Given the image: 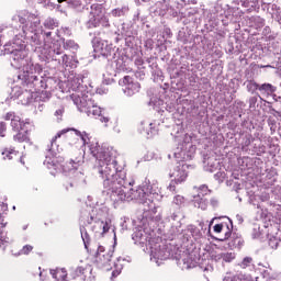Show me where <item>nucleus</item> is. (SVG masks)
<instances>
[{"label":"nucleus","instance_id":"obj_1","mask_svg":"<svg viewBox=\"0 0 281 281\" xmlns=\"http://www.w3.org/2000/svg\"><path fill=\"white\" fill-rule=\"evenodd\" d=\"M12 26L5 27L0 26V34H8L14 36L12 43L4 44V54L10 55L11 67L14 69H22L16 78L21 85L33 89L36 93H40V100L47 102L52 98V92L45 90L49 87L52 79L45 77L43 72V66L30 61L27 57V49H25V38L30 41L33 52L38 56L40 60L49 63L55 60L63 67L69 69H76L78 67V60L74 56H68L63 53V48L57 45H53V48L43 44L44 41L52 38V31L43 30L41 26V18L34 13L23 12L12 18Z\"/></svg>","mask_w":281,"mask_h":281},{"label":"nucleus","instance_id":"obj_2","mask_svg":"<svg viewBox=\"0 0 281 281\" xmlns=\"http://www.w3.org/2000/svg\"><path fill=\"white\" fill-rule=\"evenodd\" d=\"M89 148L92 157L97 159V170L113 206L117 209L123 203L137 201V203L144 204V216L153 218L157 214L155 201L161 199L159 186L155 182L150 183V180H145L142 186L131 188L135 186V180L126 177V170L123 165L117 164L112 147L92 144Z\"/></svg>","mask_w":281,"mask_h":281},{"label":"nucleus","instance_id":"obj_3","mask_svg":"<svg viewBox=\"0 0 281 281\" xmlns=\"http://www.w3.org/2000/svg\"><path fill=\"white\" fill-rule=\"evenodd\" d=\"M69 133V134H67ZM63 135H67L69 139L71 137H77V139L70 142L71 145L78 144V142L81 140L83 146H87L89 148V153H91V149L89 146L92 144L98 143H90L89 144V134L87 132H80L78 130H61L59 131L55 137L50 142V146L47 148L46 158L44 160V166L50 170V175L53 177H56L58 173H63L66 177H70V175L74 176L72 180L66 184V190H69V188H78L87 184V179L85 178V173L82 171H78V168L85 164V158L82 156L77 157L76 159H71L69 162H65L63 165V157H60V148H58V145H56V139L63 137Z\"/></svg>","mask_w":281,"mask_h":281},{"label":"nucleus","instance_id":"obj_4","mask_svg":"<svg viewBox=\"0 0 281 281\" xmlns=\"http://www.w3.org/2000/svg\"><path fill=\"white\" fill-rule=\"evenodd\" d=\"M85 76L82 75H71L68 79V87L71 91H76L70 95L74 104H76L80 113H86L88 117H99L100 122L108 124L109 116L102 115V108L95 104V101L91 98V94L82 93V82Z\"/></svg>","mask_w":281,"mask_h":281},{"label":"nucleus","instance_id":"obj_5","mask_svg":"<svg viewBox=\"0 0 281 281\" xmlns=\"http://www.w3.org/2000/svg\"><path fill=\"white\" fill-rule=\"evenodd\" d=\"M105 218L106 212L100 207L87 206L86 210L81 211L79 218L80 234L86 249H88L91 243V236L87 232V225H92V232H94L97 238H100L111 229V222L105 221Z\"/></svg>","mask_w":281,"mask_h":281},{"label":"nucleus","instance_id":"obj_6","mask_svg":"<svg viewBox=\"0 0 281 281\" xmlns=\"http://www.w3.org/2000/svg\"><path fill=\"white\" fill-rule=\"evenodd\" d=\"M104 7L100 3H93L90 5V18L86 23V27L91 30L93 27H109L111 24L109 22V16L105 15Z\"/></svg>","mask_w":281,"mask_h":281},{"label":"nucleus","instance_id":"obj_7","mask_svg":"<svg viewBox=\"0 0 281 281\" xmlns=\"http://www.w3.org/2000/svg\"><path fill=\"white\" fill-rule=\"evenodd\" d=\"M194 153H196V146L192 145V136L186 134L183 144L177 147L173 157L180 159V161H190L191 159H194Z\"/></svg>","mask_w":281,"mask_h":281},{"label":"nucleus","instance_id":"obj_8","mask_svg":"<svg viewBox=\"0 0 281 281\" xmlns=\"http://www.w3.org/2000/svg\"><path fill=\"white\" fill-rule=\"evenodd\" d=\"M181 221H183V213H181V209L172 206L166 216V222L169 223L171 227V236H179V234H182Z\"/></svg>","mask_w":281,"mask_h":281},{"label":"nucleus","instance_id":"obj_9","mask_svg":"<svg viewBox=\"0 0 281 281\" xmlns=\"http://www.w3.org/2000/svg\"><path fill=\"white\" fill-rule=\"evenodd\" d=\"M113 258V249L104 248V246H99L94 256V265L98 269H104L105 271H111V259Z\"/></svg>","mask_w":281,"mask_h":281},{"label":"nucleus","instance_id":"obj_10","mask_svg":"<svg viewBox=\"0 0 281 281\" xmlns=\"http://www.w3.org/2000/svg\"><path fill=\"white\" fill-rule=\"evenodd\" d=\"M178 161L182 162H179V165L176 166V168L169 172V177L172 180L168 188L171 192H175V183H183V181L188 179V165L183 164V161L186 160L178 159Z\"/></svg>","mask_w":281,"mask_h":281},{"label":"nucleus","instance_id":"obj_11","mask_svg":"<svg viewBox=\"0 0 281 281\" xmlns=\"http://www.w3.org/2000/svg\"><path fill=\"white\" fill-rule=\"evenodd\" d=\"M172 254L167 245L156 243L150 246V260L159 267L164 260H168Z\"/></svg>","mask_w":281,"mask_h":281},{"label":"nucleus","instance_id":"obj_12","mask_svg":"<svg viewBox=\"0 0 281 281\" xmlns=\"http://www.w3.org/2000/svg\"><path fill=\"white\" fill-rule=\"evenodd\" d=\"M111 60H114L117 74H122V71L123 74L133 71V68H131V63H133V60H131L124 53L120 52V48L116 49V53H113Z\"/></svg>","mask_w":281,"mask_h":281},{"label":"nucleus","instance_id":"obj_13","mask_svg":"<svg viewBox=\"0 0 281 281\" xmlns=\"http://www.w3.org/2000/svg\"><path fill=\"white\" fill-rule=\"evenodd\" d=\"M119 85L123 88V93L127 98H133L135 93H139V89H142V86L137 81H133V78L131 76H124L121 80H119Z\"/></svg>","mask_w":281,"mask_h":281},{"label":"nucleus","instance_id":"obj_14","mask_svg":"<svg viewBox=\"0 0 281 281\" xmlns=\"http://www.w3.org/2000/svg\"><path fill=\"white\" fill-rule=\"evenodd\" d=\"M207 194H212V190L207 188V186L202 184L198 189V194L193 195V205L194 207H199L200 210H207Z\"/></svg>","mask_w":281,"mask_h":281},{"label":"nucleus","instance_id":"obj_15","mask_svg":"<svg viewBox=\"0 0 281 281\" xmlns=\"http://www.w3.org/2000/svg\"><path fill=\"white\" fill-rule=\"evenodd\" d=\"M93 49L95 54H99V56H103L104 58H109V60L113 58V54H117V50L113 48V44L104 40L97 42L93 45Z\"/></svg>","mask_w":281,"mask_h":281},{"label":"nucleus","instance_id":"obj_16","mask_svg":"<svg viewBox=\"0 0 281 281\" xmlns=\"http://www.w3.org/2000/svg\"><path fill=\"white\" fill-rule=\"evenodd\" d=\"M240 2L238 0L236 1H233V4L229 5L225 2H223L222 0H217L214 5H213V9H212V12H214L215 15L217 16H227V14H229V10H236L238 9V4Z\"/></svg>","mask_w":281,"mask_h":281},{"label":"nucleus","instance_id":"obj_17","mask_svg":"<svg viewBox=\"0 0 281 281\" xmlns=\"http://www.w3.org/2000/svg\"><path fill=\"white\" fill-rule=\"evenodd\" d=\"M132 239L134 240L135 245H146L147 240H150V235L146 232L144 226H138L135 228Z\"/></svg>","mask_w":281,"mask_h":281},{"label":"nucleus","instance_id":"obj_18","mask_svg":"<svg viewBox=\"0 0 281 281\" xmlns=\"http://www.w3.org/2000/svg\"><path fill=\"white\" fill-rule=\"evenodd\" d=\"M203 166L206 172H216L221 168V161L216 156H204Z\"/></svg>","mask_w":281,"mask_h":281},{"label":"nucleus","instance_id":"obj_19","mask_svg":"<svg viewBox=\"0 0 281 281\" xmlns=\"http://www.w3.org/2000/svg\"><path fill=\"white\" fill-rule=\"evenodd\" d=\"M30 126H32V124H30L29 121L23 122L19 116H14L13 119H11V127L12 131H14L15 133H19L21 131H23L24 133H30Z\"/></svg>","mask_w":281,"mask_h":281},{"label":"nucleus","instance_id":"obj_20","mask_svg":"<svg viewBox=\"0 0 281 281\" xmlns=\"http://www.w3.org/2000/svg\"><path fill=\"white\" fill-rule=\"evenodd\" d=\"M226 227L227 232L225 233V238H229L232 236V231L234 229V223L229 217H227V222L222 223V224H216L213 229L216 234H221L223 229Z\"/></svg>","mask_w":281,"mask_h":281},{"label":"nucleus","instance_id":"obj_21","mask_svg":"<svg viewBox=\"0 0 281 281\" xmlns=\"http://www.w3.org/2000/svg\"><path fill=\"white\" fill-rule=\"evenodd\" d=\"M156 7V12L159 14V16H166L167 12H169V14H175L172 12V7H170V2H168V0H161L157 2Z\"/></svg>","mask_w":281,"mask_h":281},{"label":"nucleus","instance_id":"obj_22","mask_svg":"<svg viewBox=\"0 0 281 281\" xmlns=\"http://www.w3.org/2000/svg\"><path fill=\"white\" fill-rule=\"evenodd\" d=\"M243 245H245V239H243V237L233 234V236L231 237V240L228 243V247L231 249H240L243 247Z\"/></svg>","mask_w":281,"mask_h":281},{"label":"nucleus","instance_id":"obj_23","mask_svg":"<svg viewBox=\"0 0 281 281\" xmlns=\"http://www.w3.org/2000/svg\"><path fill=\"white\" fill-rule=\"evenodd\" d=\"M142 131L146 133L147 137H153L157 130H155V123H150L149 121L140 122Z\"/></svg>","mask_w":281,"mask_h":281},{"label":"nucleus","instance_id":"obj_24","mask_svg":"<svg viewBox=\"0 0 281 281\" xmlns=\"http://www.w3.org/2000/svg\"><path fill=\"white\" fill-rule=\"evenodd\" d=\"M91 271H93V269H91V266H87L86 268L77 267L75 270H72L70 276L72 280H76L80 276H85V278H87V274L91 273Z\"/></svg>","mask_w":281,"mask_h":281},{"label":"nucleus","instance_id":"obj_25","mask_svg":"<svg viewBox=\"0 0 281 281\" xmlns=\"http://www.w3.org/2000/svg\"><path fill=\"white\" fill-rule=\"evenodd\" d=\"M202 14H203L204 22L209 23V25H214V21H216V18L218 16L212 10H207V9H203Z\"/></svg>","mask_w":281,"mask_h":281},{"label":"nucleus","instance_id":"obj_26","mask_svg":"<svg viewBox=\"0 0 281 281\" xmlns=\"http://www.w3.org/2000/svg\"><path fill=\"white\" fill-rule=\"evenodd\" d=\"M109 14L115 19H122V16H126L128 14V7H119L113 9Z\"/></svg>","mask_w":281,"mask_h":281},{"label":"nucleus","instance_id":"obj_27","mask_svg":"<svg viewBox=\"0 0 281 281\" xmlns=\"http://www.w3.org/2000/svg\"><path fill=\"white\" fill-rule=\"evenodd\" d=\"M13 140L19 142V144H23V142L30 144V132H18L16 135L13 136Z\"/></svg>","mask_w":281,"mask_h":281},{"label":"nucleus","instance_id":"obj_28","mask_svg":"<svg viewBox=\"0 0 281 281\" xmlns=\"http://www.w3.org/2000/svg\"><path fill=\"white\" fill-rule=\"evenodd\" d=\"M268 12L269 14H271L274 21H280L281 10H280V7H278V4H268Z\"/></svg>","mask_w":281,"mask_h":281},{"label":"nucleus","instance_id":"obj_29","mask_svg":"<svg viewBox=\"0 0 281 281\" xmlns=\"http://www.w3.org/2000/svg\"><path fill=\"white\" fill-rule=\"evenodd\" d=\"M272 52L276 56H281V36L274 35V40H271Z\"/></svg>","mask_w":281,"mask_h":281},{"label":"nucleus","instance_id":"obj_30","mask_svg":"<svg viewBox=\"0 0 281 281\" xmlns=\"http://www.w3.org/2000/svg\"><path fill=\"white\" fill-rule=\"evenodd\" d=\"M278 88L271 83H262L259 85L260 93H266L267 95H271V93H276Z\"/></svg>","mask_w":281,"mask_h":281},{"label":"nucleus","instance_id":"obj_31","mask_svg":"<svg viewBox=\"0 0 281 281\" xmlns=\"http://www.w3.org/2000/svg\"><path fill=\"white\" fill-rule=\"evenodd\" d=\"M239 3H241L243 8H247L249 12L258 8V0H239Z\"/></svg>","mask_w":281,"mask_h":281},{"label":"nucleus","instance_id":"obj_32","mask_svg":"<svg viewBox=\"0 0 281 281\" xmlns=\"http://www.w3.org/2000/svg\"><path fill=\"white\" fill-rule=\"evenodd\" d=\"M86 3H91V0H83ZM66 2L69 8H80L82 5V0H58V3Z\"/></svg>","mask_w":281,"mask_h":281},{"label":"nucleus","instance_id":"obj_33","mask_svg":"<svg viewBox=\"0 0 281 281\" xmlns=\"http://www.w3.org/2000/svg\"><path fill=\"white\" fill-rule=\"evenodd\" d=\"M78 43L74 40H64V49H69L70 52H78Z\"/></svg>","mask_w":281,"mask_h":281},{"label":"nucleus","instance_id":"obj_34","mask_svg":"<svg viewBox=\"0 0 281 281\" xmlns=\"http://www.w3.org/2000/svg\"><path fill=\"white\" fill-rule=\"evenodd\" d=\"M34 249V246L32 245H25L20 249L18 252L13 254V256L19 257V256H30Z\"/></svg>","mask_w":281,"mask_h":281},{"label":"nucleus","instance_id":"obj_35","mask_svg":"<svg viewBox=\"0 0 281 281\" xmlns=\"http://www.w3.org/2000/svg\"><path fill=\"white\" fill-rule=\"evenodd\" d=\"M45 30H54L55 27H58V21H56L53 18H47L43 23Z\"/></svg>","mask_w":281,"mask_h":281},{"label":"nucleus","instance_id":"obj_36","mask_svg":"<svg viewBox=\"0 0 281 281\" xmlns=\"http://www.w3.org/2000/svg\"><path fill=\"white\" fill-rule=\"evenodd\" d=\"M116 260L117 262H114L115 271L112 272L113 278L120 276V272L122 271V267H124V265L120 262H124V260L126 259L119 257Z\"/></svg>","mask_w":281,"mask_h":281},{"label":"nucleus","instance_id":"obj_37","mask_svg":"<svg viewBox=\"0 0 281 281\" xmlns=\"http://www.w3.org/2000/svg\"><path fill=\"white\" fill-rule=\"evenodd\" d=\"M246 87L249 93H256V91H260V85L256 83L254 80L248 81Z\"/></svg>","mask_w":281,"mask_h":281},{"label":"nucleus","instance_id":"obj_38","mask_svg":"<svg viewBox=\"0 0 281 281\" xmlns=\"http://www.w3.org/2000/svg\"><path fill=\"white\" fill-rule=\"evenodd\" d=\"M183 203H186V198H183V195H176L173 198L172 207H178L179 210H181V206L183 205Z\"/></svg>","mask_w":281,"mask_h":281},{"label":"nucleus","instance_id":"obj_39","mask_svg":"<svg viewBox=\"0 0 281 281\" xmlns=\"http://www.w3.org/2000/svg\"><path fill=\"white\" fill-rule=\"evenodd\" d=\"M262 33H263V36H266V38H268V41H274L276 36H278V34L271 33V27H269V26H266L263 29Z\"/></svg>","mask_w":281,"mask_h":281},{"label":"nucleus","instance_id":"obj_40","mask_svg":"<svg viewBox=\"0 0 281 281\" xmlns=\"http://www.w3.org/2000/svg\"><path fill=\"white\" fill-rule=\"evenodd\" d=\"M183 263L187 266V269H194L196 267V261L192 260V257L183 259Z\"/></svg>","mask_w":281,"mask_h":281},{"label":"nucleus","instance_id":"obj_41","mask_svg":"<svg viewBox=\"0 0 281 281\" xmlns=\"http://www.w3.org/2000/svg\"><path fill=\"white\" fill-rule=\"evenodd\" d=\"M251 262H254V259L251 257H245L239 263V267H241V269H247V267L251 266Z\"/></svg>","mask_w":281,"mask_h":281},{"label":"nucleus","instance_id":"obj_42","mask_svg":"<svg viewBox=\"0 0 281 281\" xmlns=\"http://www.w3.org/2000/svg\"><path fill=\"white\" fill-rule=\"evenodd\" d=\"M236 258L234 252H223V262H232Z\"/></svg>","mask_w":281,"mask_h":281},{"label":"nucleus","instance_id":"obj_43","mask_svg":"<svg viewBox=\"0 0 281 281\" xmlns=\"http://www.w3.org/2000/svg\"><path fill=\"white\" fill-rule=\"evenodd\" d=\"M13 155H16V150L14 149H11V150H8V149H4L2 151V156H3V159H12Z\"/></svg>","mask_w":281,"mask_h":281},{"label":"nucleus","instance_id":"obj_44","mask_svg":"<svg viewBox=\"0 0 281 281\" xmlns=\"http://www.w3.org/2000/svg\"><path fill=\"white\" fill-rule=\"evenodd\" d=\"M225 177H227V173L225 171H218L214 175V179L220 183H223V181H225Z\"/></svg>","mask_w":281,"mask_h":281},{"label":"nucleus","instance_id":"obj_45","mask_svg":"<svg viewBox=\"0 0 281 281\" xmlns=\"http://www.w3.org/2000/svg\"><path fill=\"white\" fill-rule=\"evenodd\" d=\"M23 93V90L21 89V87H13L12 88V98H14V100H16V98L21 97Z\"/></svg>","mask_w":281,"mask_h":281},{"label":"nucleus","instance_id":"obj_46","mask_svg":"<svg viewBox=\"0 0 281 281\" xmlns=\"http://www.w3.org/2000/svg\"><path fill=\"white\" fill-rule=\"evenodd\" d=\"M252 23H256L257 27H262L265 25V19L256 15L251 18Z\"/></svg>","mask_w":281,"mask_h":281},{"label":"nucleus","instance_id":"obj_47","mask_svg":"<svg viewBox=\"0 0 281 281\" xmlns=\"http://www.w3.org/2000/svg\"><path fill=\"white\" fill-rule=\"evenodd\" d=\"M65 113V108H59L55 111L54 115L56 116L57 122L63 120V114Z\"/></svg>","mask_w":281,"mask_h":281},{"label":"nucleus","instance_id":"obj_48","mask_svg":"<svg viewBox=\"0 0 281 281\" xmlns=\"http://www.w3.org/2000/svg\"><path fill=\"white\" fill-rule=\"evenodd\" d=\"M262 232H260V226L255 225L252 229V238H261Z\"/></svg>","mask_w":281,"mask_h":281},{"label":"nucleus","instance_id":"obj_49","mask_svg":"<svg viewBox=\"0 0 281 281\" xmlns=\"http://www.w3.org/2000/svg\"><path fill=\"white\" fill-rule=\"evenodd\" d=\"M278 235L277 237L270 238L269 239V247H271V249H278Z\"/></svg>","mask_w":281,"mask_h":281},{"label":"nucleus","instance_id":"obj_50","mask_svg":"<svg viewBox=\"0 0 281 281\" xmlns=\"http://www.w3.org/2000/svg\"><path fill=\"white\" fill-rule=\"evenodd\" d=\"M188 229L190 231L192 236H200V234H201V231H199V228H196V226H194V225H190L188 227Z\"/></svg>","mask_w":281,"mask_h":281},{"label":"nucleus","instance_id":"obj_51","mask_svg":"<svg viewBox=\"0 0 281 281\" xmlns=\"http://www.w3.org/2000/svg\"><path fill=\"white\" fill-rule=\"evenodd\" d=\"M212 260H214L215 262H223V252L213 254L212 255Z\"/></svg>","mask_w":281,"mask_h":281},{"label":"nucleus","instance_id":"obj_52","mask_svg":"<svg viewBox=\"0 0 281 281\" xmlns=\"http://www.w3.org/2000/svg\"><path fill=\"white\" fill-rule=\"evenodd\" d=\"M5 131H7L5 123L0 122V137H5V134H3L5 133Z\"/></svg>","mask_w":281,"mask_h":281},{"label":"nucleus","instance_id":"obj_53","mask_svg":"<svg viewBox=\"0 0 281 281\" xmlns=\"http://www.w3.org/2000/svg\"><path fill=\"white\" fill-rule=\"evenodd\" d=\"M60 32L65 35V36H71V29L65 26L60 29Z\"/></svg>","mask_w":281,"mask_h":281},{"label":"nucleus","instance_id":"obj_54","mask_svg":"<svg viewBox=\"0 0 281 281\" xmlns=\"http://www.w3.org/2000/svg\"><path fill=\"white\" fill-rule=\"evenodd\" d=\"M223 281H240V277L233 276V277H225Z\"/></svg>","mask_w":281,"mask_h":281},{"label":"nucleus","instance_id":"obj_55","mask_svg":"<svg viewBox=\"0 0 281 281\" xmlns=\"http://www.w3.org/2000/svg\"><path fill=\"white\" fill-rule=\"evenodd\" d=\"M257 67H258V69H276V66H273V65L259 64Z\"/></svg>","mask_w":281,"mask_h":281},{"label":"nucleus","instance_id":"obj_56","mask_svg":"<svg viewBox=\"0 0 281 281\" xmlns=\"http://www.w3.org/2000/svg\"><path fill=\"white\" fill-rule=\"evenodd\" d=\"M212 207H218V199L212 198L210 201Z\"/></svg>","mask_w":281,"mask_h":281},{"label":"nucleus","instance_id":"obj_57","mask_svg":"<svg viewBox=\"0 0 281 281\" xmlns=\"http://www.w3.org/2000/svg\"><path fill=\"white\" fill-rule=\"evenodd\" d=\"M135 76L139 80H144V77L146 76V74H144V71H136Z\"/></svg>","mask_w":281,"mask_h":281},{"label":"nucleus","instance_id":"obj_58","mask_svg":"<svg viewBox=\"0 0 281 281\" xmlns=\"http://www.w3.org/2000/svg\"><path fill=\"white\" fill-rule=\"evenodd\" d=\"M121 229L122 232H126V229H128V224H126V220L121 222Z\"/></svg>","mask_w":281,"mask_h":281},{"label":"nucleus","instance_id":"obj_59","mask_svg":"<svg viewBox=\"0 0 281 281\" xmlns=\"http://www.w3.org/2000/svg\"><path fill=\"white\" fill-rule=\"evenodd\" d=\"M135 65H136L137 67H142V65H144V59H142L140 57H137V58L135 59Z\"/></svg>","mask_w":281,"mask_h":281},{"label":"nucleus","instance_id":"obj_60","mask_svg":"<svg viewBox=\"0 0 281 281\" xmlns=\"http://www.w3.org/2000/svg\"><path fill=\"white\" fill-rule=\"evenodd\" d=\"M157 99H150V101L148 102V106H153L155 109V106H157Z\"/></svg>","mask_w":281,"mask_h":281},{"label":"nucleus","instance_id":"obj_61","mask_svg":"<svg viewBox=\"0 0 281 281\" xmlns=\"http://www.w3.org/2000/svg\"><path fill=\"white\" fill-rule=\"evenodd\" d=\"M236 221L238 222L239 225H243V223H244L245 220L243 218V215L237 214V215H236Z\"/></svg>","mask_w":281,"mask_h":281},{"label":"nucleus","instance_id":"obj_62","mask_svg":"<svg viewBox=\"0 0 281 281\" xmlns=\"http://www.w3.org/2000/svg\"><path fill=\"white\" fill-rule=\"evenodd\" d=\"M14 114L13 113H7V115H5V120H14Z\"/></svg>","mask_w":281,"mask_h":281},{"label":"nucleus","instance_id":"obj_63","mask_svg":"<svg viewBox=\"0 0 281 281\" xmlns=\"http://www.w3.org/2000/svg\"><path fill=\"white\" fill-rule=\"evenodd\" d=\"M251 145V139L250 138H247L244 143V146H250Z\"/></svg>","mask_w":281,"mask_h":281},{"label":"nucleus","instance_id":"obj_64","mask_svg":"<svg viewBox=\"0 0 281 281\" xmlns=\"http://www.w3.org/2000/svg\"><path fill=\"white\" fill-rule=\"evenodd\" d=\"M166 109L169 113H172V111H175V105L167 106Z\"/></svg>","mask_w":281,"mask_h":281}]
</instances>
